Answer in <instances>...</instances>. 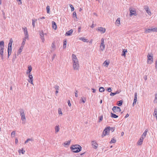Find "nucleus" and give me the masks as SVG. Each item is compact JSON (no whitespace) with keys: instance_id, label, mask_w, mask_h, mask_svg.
I'll return each instance as SVG.
<instances>
[{"instance_id":"nucleus-41","label":"nucleus","mask_w":157,"mask_h":157,"mask_svg":"<svg viewBox=\"0 0 157 157\" xmlns=\"http://www.w3.org/2000/svg\"><path fill=\"white\" fill-rule=\"evenodd\" d=\"M58 113L59 114H61V115H62L63 114V113L62 111H61V109L60 108H59L58 109Z\"/></svg>"},{"instance_id":"nucleus-48","label":"nucleus","mask_w":157,"mask_h":157,"mask_svg":"<svg viewBox=\"0 0 157 157\" xmlns=\"http://www.w3.org/2000/svg\"><path fill=\"white\" fill-rule=\"evenodd\" d=\"M103 120V116L101 115L99 117V122H100L101 121Z\"/></svg>"},{"instance_id":"nucleus-56","label":"nucleus","mask_w":157,"mask_h":157,"mask_svg":"<svg viewBox=\"0 0 157 157\" xmlns=\"http://www.w3.org/2000/svg\"><path fill=\"white\" fill-rule=\"evenodd\" d=\"M2 14L3 15V17L4 19H6V17L5 15V13L3 11L2 12Z\"/></svg>"},{"instance_id":"nucleus-45","label":"nucleus","mask_w":157,"mask_h":157,"mask_svg":"<svg viewBox=\"0 0 157 157\" xmlns=\"http://www.w3.org/2000/svg\"><path fill=\"white\" fill-rule=\"evenodd\" d=\"M51 47L52 49L54 50L55 49V46L54 43H52V44Z\"/></svg>"},{"instance_id":"nucleus-15","label":"nucleus","mask_w":157,"mask_h":157,"mask_svg":"<svg viewBox=\"0 0 157 157\" xmlns=\"http://www.w3.org/2000/svg\"><path fill=\"white\" fill-rule=\"evenodd\" d=\"M137 99V93H135V94L134 98V101L132 104L133 106H134V105L136 104Z\"/></svg>"},{"instance_id":"nucleus-64","label":"nucleus","mask_w":157,"mask_h":157,"mask_svg":"<svg viewBox=\"0 0 157 157\" xmlns=\"http://www.w3.org/2000/svg\"><path fill=\"white\" fill-rule=\"evenodd\" d=\"M144 79L146 81L147 79V76L146 75H145L144 76Z\"/></svg>"},{"instance_id":"nucleus-42","label":"nucleus","mask_w":157,"mask_h":157,"mask_svg":"<svg viewBox=\"0 0 157 157\" xmlns=\"http://www.w3.org/2000/svg\"><path fill=\"white\" fill-rule=\"evenodd\" d=\"M3 51H0V54L2 59H3Z\"/></svg>"},{"instance_id":"nucleus-44","label":"nucleus","mask_w":157,"mask_h":157,"mask_svg":"<svg viewBox=\"0 0 157 157\" xmlns=\"http://www.w3.org/2000/svg\"><path fill=\"white\" fill-rule=\"evenodd\" d=\"M33 140V139H30V138H29V139H28L26 140L25 142V144H26L27 142H28V141H32Z\"/></svg>"},{"instance_id":"nucleus-9","label":"nucleus","mask_w":157,"mask_h":157,"mask_svg":"<svg viewBox=\"0 0 157 157\" xmlns=\"http://www.w3.org/2000/svg\"><path fill=\"white\" fill-rule=\"evenodd\" d=\"M112 110L116 113L117 112H120L121 111V108L119 107L118 106H114Z\"/></svg>"},{"instance_id":"nucleus-4","label":"nucleus","mask_w":157,"mask_h":157,"mask_svg":"<svg viewBox=\"0 0 157 157\" xmlns=\"http://www.w3.org/2000/svg\"><path fill=\"white\" fill-rule=\"evenodd\" d=\"M144 31V33H148L151 32H157V28H153L152 27L150 29H145Z\"/></svg>"},{"instance_id":"nucleus-40","label":"nucleus","mask_w":157,"mask_h":157,"mask_svg":"<svg viewBox=\"0 0 157 157\" xmlns=\"http://www.w3.org/2000/svg\"><path fill=\"white\" fill-rule=\"evenodd\" d=\"M40 37H44V34L43 31H41L40 33Z\"/></svg>"},{"instance_id":"nucleus-29","label":"nucleus","mask_w":157,"mask_h":157,"mask_svg":"<svg viewBox=\"0 0 157 157\" xmlns=\"http://www.w3.org/2000/svg\"><path fill=\"white\" fill-rule=\"evenodd\" d=\"M154 103H157V93L155 94V98L153 101Z\"/></svg>"},{"instance_id":"nucleus-25","label":"nucleus","mask_w":157,"mask_h":157,"mask_svg":"<svg viewBox=\"0 0 157 157\" xmlns=\"http://www.w3.org/2000/svg\"><path fill=\"white\" fill-rule=\"evenodd\" d=\"M153 116H155L156 120H157V109H155L154 110V111L153 113Z\"/></svg>"},{"instance_id":"nucleus-57","label":"nucleus","mask_w":157,"mask_h":157,"mask_svg":"<svg viewBox=\"0 0 157 157\" xmlns=\"http://www.w3.org/2000/svg\"><path fill=\"white\" fill-rule=\"evenodd\" d=\"M107 91H108L109 92H111L112 90L111 89V88H110V87L108 88L107 89Z\"/></svg>"},{"instance_id":"nucleus-47","label":"nucleus","mask_w":157,"mask_h":157,"mask_svg":"<svg viewBox=\"0 0 157 157\" xmlns=\"http://www.w3.org/2000/svg\"><path fill=\"white\" fill-rule=\"evenodd\" d=\"M69 6H70V7L71 8V11H74V7L71 4H70Z\"/></svg>"},{"instance_id":"nucleus-10","label":"nucleus","mask_w":157,"mask_h":157,"mask_svg":"<svg viewBox=\"0 0 157 157\" xmlns=\"http://www.w3.org/2000/svg\"><path fill=\"white\" fill-rule=\"evenodd\" d=\"M91 145L93 148L94 149H97L98 147V143L94 140L91 141Z\"/></svg>"},{"instance_id":"nucleus-61","label":"nucleus","mask_w":157,"mask_h":157,"mask_svg":"<svg viewBox=\"0 0 157 157\" xmlns=\"http://www.w3.org/2000/svg\"><path fill=\"white\" fill-rule=\"evenodd\" d=\"M42 42H44V37H40Z\"/></svg>"},{"instance_id":"nucleus-11","label":"nucleus","mask_w":157,"mask_h":157,"mask_svg":"<svg viewBox=\"0 0 157 157\" xmlns=\"http://www.w3.org/2000/svg\"><path fill=\"white\" fill-rule=\"evenodd\" d=\"M98 31H100L101 33H104L105 32L106 29L105 28L102 27H99L97 29Z\"/></svg>"},{"instance_id":"nucleus-3","label":"nucleus","mask_w":157,"mask_h":157,"mask_svg":"<svg viewBox=\"0 0 157 157\" xmlns=\"http://www.w3.org/2000/svg\"><path fill=\"white\" fill-rule=\"evenodd\" d=\"M20 113V115L21 117V119L22 120V124H25L26 123V118L25 116L24 111L22 109H20L19 111Z\"/></svg>"},{"instance_id":"nucleus-63","label":"nucleus","mask_w":157,"mask_h":157,"mask_svg":"<svg viewBox=\"0 0 157 157\" xmlns=\"http://www.w3.org/2000/svg\"><path fill=\"white\" fill-rule=\"evenodd\" d=\"M155 68L156 69H157V59L155 61Z\"/></svg>"},{"instance_id":"nucleus-37","label":"nucleus","mask_w":157,"mask_h":157,"mask_svg":"<svg viewBox=\"0 0 157 157\" xmlns=\"http://www.w3.org/2000/svg\"><path fill=\"white\" fill-rule=\"evenodd\" d=\"M46 9L47 10V13H50V6H47L46 7Z\"/></svg>"},{"instance_id":"nucleus-21","label":"nucleus","mask_w":157,"mask_h":157,"mask_svg":"<svg viewBox=\"0 0 157 157\" xmlns=\"http://www.w3.org/2000/svg\"><path fill=\"white\" fill-rule=\"evenodd\" d=\"M52 24L53 29L55 30H56L57 28V26L56 22L53 21L52 22Z\"/></svg>"},{"instance_id":"nucleus-55","label":"nucleus","mask_w":157,"mask_h":157,"mask_svg":"<svg viewBox=\"0 0 157 157\" xmlns=\"http://www.w3.org/2000/svg\"><path fill=\"white\" fill-rule=\"evenodd\" d=\"M115 95H116V94L115 93L111 92V93L110 94V95L112 96H113Z\"/></svg>"},{"instance_id":"nucleus-23","label":"nucleus","mask_w":157,"mask_h":157,"mask_svg":"<svg viewBox=\"0 0 157 157\" xmlns=\"http://www.w3.org/2000/svg\"><path fill=\"white\" fill-rule=\"evenodd\" d=\"M148 130L147 129H146L145 130V132H144V133L141 136V137H143L144 138H145L146 137V135L147 134V132H148Z\"/></svg>"},{"instance_id":"nucleus-46","label":"nucleus","mask_w":157,"mask_h":157,"mask_svg":"<svg viewBox=\"0 0 157 157\" xmlns=\"http://www.w3.org/2000/svg\"><path fill=\"white\" fill-rule=\"evenodd\" d=\"M110 131L111 130L112 132H113L115 129V128L114 127H110L109 128Z\"/></svg>"},{"instance_id":"nucleus-13","label":"nucleus","mask_w":157,"mask_h":157,"mask_svg":"<svg viewBox=\"0 0 157 157\" xmlns=\"http://www.w3.org/2000/svg\"><path fill=\"white\" fill-rule=\"evenodd\" d=\"M4 42L3 41L0 42V51H3Z\"/></svg>"},{"instance_id":"nucleus-32","label":"nucleus","mask_w":157,"mask_h":157,"mask_svg":"<svg viewBox=\"0 0 157 157\" xmlns=\"http://www.w3.org/2000/svg\"><path fill=\"white\" fill-rule=\"evenodd\" d=\"M25 37V38H29V34L28 33V32L26 31L24 32Z\"/></svg>"},{"instance_id":"nucleus-26","label":"nucleus","mask_w":157,"mask_h":157,"mask_svg":"<svg viewBox=\"0 0 157 157\" xmlns=\"http://www.w3.org/2000/svg\"><path fill=\"white\" fill-rule=\"evenodd\" d=\"M37 21V19H33L32 20V25L33 28L35 27V23Z\"/></svg>"},{"instance_id":"nucleus-7","label":"nucleus","mask_w":157,"mask_h":157,"mask_svg":"<svg viewBox=\"0 0 157 157\" xmlns=\"http://www.w3.org/2000/svg\"><path fill=\"white\" fill-rule=\"evenodd\" d=\"M105 46L104 42V39L103 38H102L101 40V43L100 46V50L102 51H103L105 49Z\"/></svg>"},{"instance_id":"nucleus-27","label":"nucleus","mask_w":157,"mask_h":157,"mask_svg":"<svg viewBox=\"0 0 157 157\" xmlns=\"http://www.w3.org/2000/svg\"><path fill=\"white\" fill-rule=\"evenodd\" d=\"M26 39H28L29 38H25V37H24L23 38V40L21 44V45L24 46V45L25 44Z\"/></svg>"},{"instance_id":"nucleus-19","label":"nucleus","mask_w":157,"mask_h":157,"mask_svg":"<svg viewBox=\"0 0 157 157\" xmlns=\"http://www.w3.org/2000/svg\"><path fill=\"white\" fill-rule=\"evenodd\" d=\"M144 137H140L139 140H138L137 144L139 145H141L142 144V143Z\"/></svg>"},{"instance_id":"nucleus-14","label":"nucleus","mask_w":157,"mask_h":157,"mask_svg":"<svg viewBox=\"0 0 157 157\" xmlns=\"http://www.w3.org/2000/svg\"><path fill=\"white\" fill-rule=\"evenodd\" d=\"M72 59L73 63H76L78 61V60L77 58L76 55L74 54H73L72 56Z\"/></svg>"},{"instance_id":"nucleus-43","label":"nucleus","mask_w":157,"mask_h":157,"mask_svg":"<svg viewBox=\"0 0 157 157\" xmlns=\"http://www.w3.org/2000/svg\"><path fill=\"white\" fill-rule=\"evenodd\" d=\"M103 64L105 66L107 67L109 65V63L108 62H107L106 61H105L104 62V63H103Z\"/></svg>"},{"instance_id":"nucleus-17","label":"nucleus","mask_w":157,"mask_h":157,"mask_svg":"<svg viewBox=\"0 0 157 157\" xmlns=\"http://www.w3.org/2000/svg\"><path fill=\"white\" fill-rule=\"evenodd\" d=\"M73 66L74 69H78L79 67L78 61L76 62V63H73Z\"/></svg>"},{"instance_id":"nucleus-2","label":"nucleus","mask_w":157,"mask_h":157,"mask_svg":"<svg viewBox=\"0 0 157 157\" xmlns=\"http://www.w3.org/2000/svg\"><path fill=\"white\" fill-rule=\"evenodd\" d=\"M32 70V69H28L26 72V74L27 75H28L29 78V79L28 80L29 82L31 83L33 85H34L33 82V77L32 73H31Z\"/></svg>"},{"instance_id":"nucleus-34","label":"nucleus","mask_w":157,"mask_h":157,"mask_svg":"<svg viewBox=\"0 0 157 157\" xmlns=\"http://www.w3.org/2000/svg\"><path fill=\"white\" fill-rule=\"evenodd\" d=\"M105 90V89L103 87H100L99 88V91L100 92H102Z\"/></svg>"},{"instance_id":"nucleus-59","label":"nucleus","mask_w":157,"mask_h":157,"mask_svg":"<svg viewBox=\"0 0 157 157\" xmlns=\"http://www.w3.org/2000/svg\"><path fill=\"white\" fill-rule=\"evenodd\" d=\"M67 41L66 40H64L63 43V45H66Z\"/></svg>"},{"instance_id":"nucleus-53","label":"nucleus","mask_w":157,"mask_h":157,"mask_svg":"<svg viewBox=\"0 0 157 157\" xmlns=\"http://www.w3.org/2000/svg\"><path fill=\"white\" fill-rule=\"evenodd\" d=\"M73 17H76V12H74L73 13Z\"/></svg>"},{"instance_id":"nucleus-62","label":"nucleus","mask_w":157,"mask_h":157,"mask_svg":"<svg viewBox=\"0 0 157 157\" xmlns=\"http://www.w3.org/2000/svg\"><path fill=\"white\" fill-rule=\"evenodd\" d=\"M81 100H82V102L83 103H85V101H86V100L85 99V100H83V99L82 98H81Z\"/></svg>"},{"instance_id":"nucleus-38","label":"nucleus","mask_w":157,"mask_h":157,"mask_svg":"<svg viewBox=\"0 0 157 157\" xmlns=\"http://www.w3.org/2000/svg\"><path fill=\"white\" fill-rule=\"evenodd\" d=\"M15 134V131H13L11 133V136L12 137H14Z\"/></svg>"},{"instance_id":"nucleus-60","label":"nucleus","mask_w":157,"mask_h":157,"mask_svg":"<svg viewBox=\"0 0 157 157\" xmlns=\"http://www.w3.org/2000/svg\"><path fill=\"white\" fill-rule=\"evenodd\" d=\"M94 27H95V25H94V22H92V25L91 26V27L92 28H94Z\"/></svg>"},{"instance_id":"nucleus-22","label":"nucleus","mask_w":157,"mask_h":157,"mask_svg":"<svg viewBox=\"0 0 157 157\" xmlns=\"http://www.w3.org/2000/svg\"><path fill=\"white\" fill-rule=\"evenodd\" d=\"M55 133H57L59 130L60 128L59 125H56L55 126Z\"/></svg>"},{"instance_id":"nucleus-54","label":"nucleus","mask_w":157,"mask_h":157,"mask_svg":"<svg viewBox=\"0 0 157 157\" xmlns=\"http://www.w3.org/2000/svg\"><path fill=\"white\" fill-rule=\"evenodd\" d=\"M22 29H23V30L24 31V32L28 31L27 30V29L26 27L23 28Z\"/></svg>"},{"instance_id":"nucleus-39","label":"nucleus","mask_w":157,"mask_h":157,"mask_svg":"<svg viewBox=\"0 0 157 157\" xmlns=\"http://www.w3.org/2000/svg\"><path fill=\"white\" fill-rule=\"evenodd\" d=\"M25 152V151H24L23 149L19 150L18 151V152L19 154H20L21 153L22 154H24Z\"/></svg>"},{"instance_id":"nucleus-58","label":"nucleus","mask_w":157,"mask_h":157,"mask_svg":"<svg viewBox=\"0 0 157 157\" xmlns=\"http://www.w3.org/2000/svg\"><path fill=\"white\" fill-rule=\"evenodd\" d=\"M67 103H68V106H69L70 107L71 106V105L70 101L69 100L68 101Z\"/></svg>"},{"instance_id":"nucleus-18","label":"nucleus","mask_w":157,"mask_h":157,"mask_svg":"<svg viewBox=\"0 0 157 157\" xmlns=\"http://www.w3.org/2000/svg\"><path fill=\"white\" fill-rule=\"evenodd\" d=\"M71 142V140L67 141L65 142L63 144V146L65 147H68L70 144Z\"/></svg>"},{"instance_id":"nucleus-24","label":"nucleus","mask_w":157,"mask_h":157,"mask_svg":"<svg viewBox=\"0 0 157 157\" xmlns=\"http://www.w3.org/2000/svg\"><path fill=\"white\" fill-rule=\"evenodd\" d=\"M79 39L80 40H82L84 42H88L87 39H86L84 37L79 38Z\"/></svg>"},{"instance_id":"nucleus-12","label":"nucleus","mask_w":157,"mask_h":157,"mask_svg":"<svg viewBox=\"0 0 157 157\" xmlns=\"http://www.w3.org/2000/svg\"><path fill=\"white\" fill-rule=\"evenodd\" d=\"M144 9L146 11L147 13L148 14L151 15V12L149 7L147 6H144Z\"/></svg>"},{"instance_id":"nucleus-35","label":"nucleus","mask_w":157,"mask_h":157,"mask_svg":"<svg viewBox=\"0 0 157 157\" xmlns=\"http://www.w3.org/2000/svg\"><path fill=\"white\" fill-rule=\"evenodd\" d=\"M116 140L115 139H114V138H112L111 140L110 141V144L115 143L116 142Z\"/></svg>"},{"instance_id":"nucleus-1","label":"nucleus","mask_w":157,"mask_h":157,"mask_svg":"<svg viewBox=\"0 0 157 157\" xmlns=\"http://www.w3.org/2000/svg\"><path fill=\"white\" fill-rule=\"evenodd\" d=\"M70 148L73 152L78 153L81 150L82 147L79 145L76 144L72 145Z\"/></svg>"},{"instance_id":"nucleus-5","label":"nucleus","mask_w":157,"mask_h":157,"mask_svg":"<svg viewBox=\"0 0 157 157\" xmlns=\"http://www.w3.org/2000/svg\"><path fill=\"white\" fill-rule=\"evenodd\" d=\"M110 127L109 126L108 127L106 128L104 131H103L102 133V136L103 137L104 136H105L106 135H108L109 134V132H110L109 128Z\"/></svg>"},{"instance_id":"nucleus-49","label":"nucleus","mask_w":157,"mask_h":157,"mask_svg":"<svg viewBox=\"0 0 157 157\" xmlns=\"http://www.w3.org/2000/svg\"><path fill=\"white\" fill-rule=\"evenodd\" d=\"M54 88L56 90H58L59 87L57 85H55L54 86Z\"/></svg>"},{"instance_id":"nucleus-8","label":"nucleus","mask_w":157,"mask_h":157,"mask_svg":"<svg viewBox=\"0 0 157 157\" xmlns=\"http://www.w3.org/2000/svg\"><path fill=\"white\" fill-rule=\"evenodd\" d=\"M129 15L130 16H132L133 15L136 16L137 15L136 12L135 10L131 8L129 9Z\"/></svg>"},{"instance_id":"nucleus-50","label":"nucleus","mask_w":157,"mask_h":157,"mask_svg":"<svg viewBox=\"0 0 157 157\" xmlns=\"http://www.w3.org/2000/svg\"><path fill=\"white\" fill-rule=\"evenodd\" d=\"M8 50L12 51V46H8Z\"/></svg>"},{"instance_id":"nucleus-16","label":"nucleus","mask_w":157,"mask_h":157,"mask_svg":"<svg viewBox=\"0 0 157 157\" xmlns=\"http://www.w3.org/2000/svg\"><path fill=\"white\" fill-rule=\"evenodd\" d=\"M73 30L71 29L69 31L66 32L65 34V35L66 36H71Z\"/></svg>"},{"instance_id":"nucleus-31","label":"nucleus","mask_w":157,"mask_h":157,"mask_svg":"<svg viewBox=\"0 0 157 157\" xmlns=\"http://www.w3.org/2000/svg\"><path fill=\"white\" fill-rule=\"evenodd\" d=\"M111 117H113L114 118H117L118 117V116L115 114H113L112 113H111Z\"/></svg>"},{"instance_id":"nucleus-28","label":"nucleus","mask_w":157,"mask_h":157,"mask_svg":"<svg viewBox=\"0 0 157 157\" xmlns=\"http://www.w3.org/2000/svg\"><path fill=\"white\" fill-rule=\"evenodd\" d=\"M123 50V53L121 54V56H125L126 53L127 52V49H124Z\"/></svg>"},{"instance_id":"nucleus-36","label":"nucleus","mask_w":157,"mask_h":157,"mask_svg":"<svg viewBox=\"0 0 157 157\" xmlns=\"http://www.w3.org/2000/svg\"><path fill=\"white\" fill-rule=\"evenodd\" d=\"M13 40L12 38H11L8 44V46H12V44L13 43Z\"/></svg>"},{"instance_id":"nucleus-30","label":"nucleus","mask_w":157,"mask_h":157,"mask_svg":"<svg viewBox=\"0 0 157 157\" xmlns=\"http://www.w3.org/2000/svg\"><path fill=\"white\" fill-rule=\"evenodd\" d=\"M23 47H24V46H23L22 45H21V46L20 47V48L18 50V53H20L22 52V50L23 48Z\"/></svg>"},{"instance_id":"nucleus-20","label":"nucleus","mask_w":157,"mask_h":157,"mask_svg":"<svg viewBox=\"0 0 157 157\" xmlns=\"http://www.w3.org/2000/svg\"><path fill=\"white\" fill-rule=\"evenodd\" d=\"M117 26H119L121 24L120 22V18H118L116 21L115 22Z\"/></svg>"},{"instance_id":"nucleus-33","label":"nucleus","mask_w":157,"mask_h":157,"mask_svg":"<svg viewBox=\"0 0 157 157\" xmlns=\"http://www.w3.org/2000/svg\"><path fill=\"white\" fill-rule=\"evenodd\" d=\"M123 101L122 100H120L118 101V102L117 104V105L118 106H120L122 104Z\"/></svg>"},{"instance_id":"nucleus-51","label":"nucleus","mask_w":157,"mask_h":157,"mask_svg":"<svg viewBox=\"0 0 157 157\" xmlns=\"http://www.w3.org/2000/svg\"><path fill=\"white\" fill-rule=\"evenodd\" d=\"M11 51H9L8 50V57H9V56H10L11 54Z\"/></svg>"},{"instance_id":"nucleus-52","label":"nucleus","mask_w":157,"mask_h":157,"mask_svg":"<svg viewBox=\"0 0 157 157\" xmlns=\"http://www.w3.org/2000/svg\"><path fill=\"white\" fill-rule=\"evenodd\" d=\"M77 94H78V91H77V90H76L75 91V97H77L78 96Z\"/></svg>"},{"instance_id":"nucleus-6","label":"nucleus","mask_w":157,"mask_h":157,"mask_svg":"<svg viewBox=\"0 0 157 157\" xmlns=\"http://www.w3.org/2000/svg\"><path fill=\"white\" fill-rule=\"evenodd\" d=\"M147 63L149 64H151L153 62V59L152 55H150L149 54L147 56Z\"/></svg>"}]
</instances>
